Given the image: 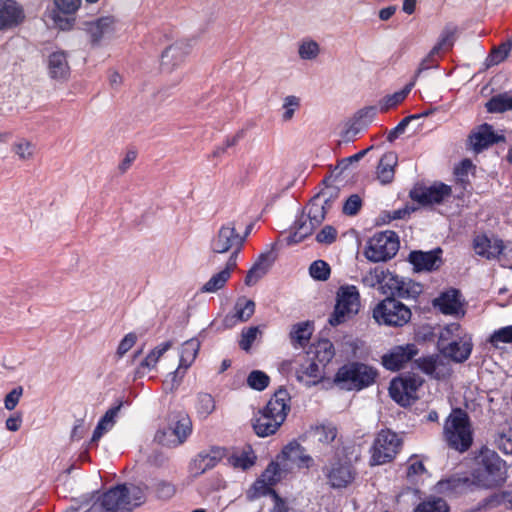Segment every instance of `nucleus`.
<instances>
[{
    "instance_id": "2f4dec72",
    "label": "nucleus",
    "mask_w": 512,
    "mask_h": 512,
    "mask_svg": "<svg viewBox=\"0 0 512 512\" xmlns=\"http://www.w3.org/2000/svg\"><path fill=\"white\" fill-rule=\"evenodd\" d=\"M24 18L23 11L13 0L0 1V28L18 25Z\"/></svg>"
},
{
    "instance_id": "f03ea898",
    "label": "nucleus",
    "mask_w": 512,
    "mask_h": 512,
    "mask_svg": "<svg viewBox=\"0 0 512 512\" xmlns=\"http://www.w3.org/2000/svg\"><path fill=\"white\" fill-rule=\"evenodd\" d=\"M439 347L444 357L463 363L472 353V336L459 323H450L440 332Z\"/></svg>"
},
{
    "instance_id": "13d9d810",
    "label": "nucleus",
    "mask_w": 512,
    "mask_h": 512,
    "mask_svg": "<svg viewBox=\"0 0 512 512\" xmlns=\"http://www.w3.org/2000/svg\"><path fill=\"white\" fill-rule=\"evenodd\" d=\"M330 273V266L324 260H316L309 267V274L316 281H326L330 277Z\"/></svg>"
},
{
    "instance_id": "a211bd4d",
    "label": "nucleus",
    "mask_w": 512,
    "mask_h": 512,
    "mask_svg": "<svg viewBox=\"0 0 512 512\" xmlns=\"http://www.w3.org/2000/svg\"><path fill=\"white\" fill-rule=\"evenodd\" d=\"M297 381L306 387L316 386L325 378V370L309 356L304 355L295 361L293 367Z\"/></svg>"
},
{
    "instance_id": "09e8293b",
    "label": "nucleus",
    "mask_w": 512,
    "mask_h": 512,
    "mask_svg": "<svg viewBox=\"0 0 512 512\" xmlns=\"http://www.w3.org/2000/svg\"><path fill=\"white\" fill-rule=\"evenodd\" d=\"M301 106V99L296 95H287L282 100L281 119L283 122H289L293 119L296 111Z\"/></svg>"
},
{
    "instance_id": "c9c22d12",
    "label": "nucleus",
    "mask_w": 512,
    "mask_h": 512,
    "mask_svg": "<svg viewBox=\"0 0 512 512\" xmlns=\"http://www.w3.org/2000/svg\"><path fill=\"white\" fill-rule=\"evenodd\" d=\"M122 403L109 408L105 414L98 421L96 428L94 429L91 442H98L101 437L109 432L116 423V418L121 409Z\"/></svg>"
},
{
    "instance_id": "680f3d73",
    "label": "nucleus",
    "mask_w": 512,
    "mask_h": 512,
    "mask_svg": "<svg viewBox=\"0 0 512 512\" xmlns=\"http://www.w3.org/2000/svg\"><path fill=\"white\" fill-rule=\"evenodd\" d=\"M311 334L312 328L309 323L305 322L294 325L290 332L291 339L300 345L307 341Z\"/></svg>"
},
{
    "instance_id": "412c9836",
    "label": "nucleus",
    "mask_w": 512,
    "mask_h": 512,
    "mask_svg": "<svg viewBox=\"0 0 512 512\" xmlns=\"http://www.w3.org/2000/svg\"><path fill=\"white\" fill-rule=\"evenodd\" d=\"M417 354L418 350L414 344L395 346L382 356V365L388 370L397 371Z\"/></svg>"
},
{
    "instance_id": "c756f323",
    "label": "nucleus",
    "mask_w": 512,
    "mask_h": 512,
    "mask_svg": "<svg viewBox=\"0 0 512 512\" xmlns=\"http://www.w3.org/2000/svg\"><path fill=\"white\" fill-rule=\"evenodd\" d=\"M282 469L279 462H272L268 465L260 478L253 485L254 496L265 495L271 491V486L281 479Z\"/></svg>"
},
{
    "instance_id": "f8f14e48",
    "label": "nucleus",
    "mask_w": 512,
    "mask_h": 512,
    "mask_svg": "<svg viewBox=\"0 0 512 512\" xmlns=\"http://www.w3.org/2000/svg\"><path fill=\"white\" fill-rule=\"evenodd\" d=\"M422 383V378L414 375L394 378L389 385V395L397 404L410 406L418 398Z\"/></svg>"
},
{
    "instance_id": "4d7b16f0",
    "label": "nucleus",
    "mask_w": 512,
    "mask_h": 512,
    "mask_svg": "<svg viewBox=\"0 0 512 512\" xmlns=\"http://www.w3.org/2000/svg\"><path fill=\"white\" fill-rule=\"evenodd\" d=\"M489 343L496 348L501 344H512V325L495 330L489 337Z\"/></svg>"
},
{
    "instance_id": "2eb2a0df",
    "label": "nucleus",
    "mask_w": 512,
    "mask_h": 512,
    "mask_svg": "<svg viewBox=\"0 0 512 512\" xmlns=\"http://www.w3.org/2000/svg\"><path fill=\"white\" fill-rule=\"evenodd\" d=\"M84 31L93 47L100 46L104 41L116 38L118 21L115 17L107 15L84 23Z\"/></svg>"
},
{
    "instance_id": "79ce46f5",
    "label": "nucleus",
    "mask_w": 512,
    "mask_h": 512,
    "mask_svg": "<svg viewBox=\"0 0 512 512\" xmlns=\"http://www.w3.org/2000/svg\"><path fill=\"white\" fill-rule=\"evenodd\" d=\"M118 491H108L97 498L85 512H114L117 510Z\"/></svg>"
},
{
    "instance_id": "58836bf2",
    "label": "nucleus",
    "mask_w": 512,
    "mask_h": 512,
    "mask_svg": "<svg viewBox=\"0 0 512 512\" xmlns=\"http://www.w3.org/2000/svg\"><path fill=\"white\" fill-rule=\"evenodd\" d=\"M419 366L423 372L436 378L442 379L450 374V366L444 360L434 357L423 358Z\"/></svg>"
},
{
    "instance_id": "423d86ee",
    "label": "nucleus",
    "mask_w": 512,
    "mask_h": 512,
    "mask_svg": "<svg viewBox=\"0 0 512 512\" xmlns=\"http://www.w3.org/2000/svg\"><path fill=\"white\" fill-rule=\"evenodd\" d=\"M361 307L360 293L355 285H341L336 292L334 311L329 318L332 326H337L353 318Z\"/></svg>"
},
{
    "instance_id": "3c124183",
    "label": "nucleus",
    "mask_w": 512,
    "mask_h": 512,
    "mask_svg": "<svg viewBox=\"0 0 512 512\" xmlns=\"http://www.w3.org/2000/svg\"><path fill=\"white\" fill-rule=\"evenodd\" d=\"M215 400L208 393L197 395L195 409L199 417L205 419L215 410Z\"/></svg>"
},
{
    "instance_id": "864d4df0",
    "label": "nucleus",
    "mask_w": 512,
    "mask_h": 512,
    "mask_svg": "<svg viewBox=\"0 0 512 512\" xmlns=\"http://www.w3.org/2000/svg\"><path fill=\"white\" fill-rule=\"evenodd\" d=\"M386 270L381 267H375L365 273L362 277V283L369 288H375L381 291L383 280H385Z\"/></svg>"
},
{
    "instance_id": "72a5a7b5",
    "label": "nucleus",
    "mask_w": 512,
    "mask_h": 512,
    "mask_svg": "<svg viewBox=\"0 0 512 512\" xmlns=\"http://www.w3.org/2000/svg\"><path fill=\"white\" fill-rule=\"evenodd\" d=\"M306 355L317 364H321V368L325 370L335 356V349L332 342L322 339L312 345Z\"/></svg>"
},
{
    "instance_id": "de8ad7c7",
    "label": "nucleus",
    "mask_w": 512,
    "mask_h": 512,
    "mask_svg": "<svg viewBox=\"0 0 512 512\" xmlns=\"http://www.w3.org/2000/svg\"><path fill=\"white\" fill-rule=\"evenodd\" d=\"M413 86H414V82H411L408 85H406L405 88L402 89L401 91L395 92L391 95L384 97L379 102L380 111L386 112L389 109H391V108L397 106L399 103H401L407 97V95L410 93Z\"/></svg>"
},
{
    "instance_id": "0e129e2a",
    "label": "nucleus",
    "mask_w": 512,
    "mask_h": 512,
    "mask_svg": "<svg viewBox=\"0 0 512 512\" xmlns=\"http://www.w3.org/2000/svg\"><path fill=\"white\" fill-rule=\"evenodd\" d=\"M155 491L159 498L168 499L175 494V487L170 482L159 480L155 483Z\"/></svg>"
},
{
    "instance_id": "4468645a",
    "label": "nucleus",
    "mask_w": 512,
    "mask_h": 512,
    "mask_svg": "<svg viewBox=\"0 0 512 512\" xmlns=\"http://www.w3.org/2000/svg\"><path fill=\"white\" fill-rule=\"evenodd\" d=\"M191 431V420L186 415H179L171 420L168 427L156 433L155 440L163 446L176 447L186 441Z\"/></svg>"
},
{
    "instance_id": "aec40b11",
    "label": "nucleus",
    "mask_w": 512,
    "mask_h": 512,
    "mask_svg": "<svg viewBox=\"0 0 512 512\" xmlns=\"http://www.w3.org/2000/svg\"><path fill=\"white\" fill-rule=\"evenodd\" d=\"M433 306L442 314L462 318L466 314L465 302L459 291L449 289L433 300Z\"/></svg>"
},
{
    "instance_id": "6e6552de",
    "label": "nucleus",
    "mask_w": 512,
    "mask_h": 512,
    "mask_svg": "<svg viewBox=\"0 0 512 512\" xmlns=\"http://www.w3.org/2000/svg\"><path fill=\"white\" fill-rule=\"evenodd\" d=\"M82 6V0H53L52 8L46 10V23L55 29L69 31L75 25V15Z\"/></svg>"
},
{
    "instance_id": "9b49d317",
    "label": "nucleus",
    "mask_w": 512,
    "mask_h": 512,
    "mask_svg": "<svg viewBox=\"0 0 512 512\" xmlns=\"http://www.w3.org/2000/svg\"><path fill=\"white\" fill-rule=\"evenodd\" d=\"M401 439L390 430L380 431L371 451V464L382 465L393 460L399 452Z\"/></svg>"
},
{
    "instance_id": "6e6d98bb",
    "label": "nucleus",
    "mask_w": 512,
    "mask_h": 512,
    "mask_svg": "<svg viewBox=\"0 0 512 512\" xmlns=\"http://www.w3.org/2000/svg\"><path fill=\"white\" fill-rule=\"evenodd\" d=\"M466 484L467 480L461 478L441 480L437 483V491L444 494L457 493L461 491Z\"/></svg>"
},
{
    "instance_id": "1a4fd4ad",
    "label": "nucleus",
    "mask_w": 512,
    "mask_h": 512,
    "mask_svg": "<svg viewBox=\"0 0 512 512\" xmlns=\"http://www.w3.org/2000/svg\"><path fill=\"white\" fill-rule=\"evenodd\" d=\"M399 249V239L395 232L384 231L374 234L367 242L364 255L371 262L387 261Z\"/></svg>"
},
{
    "instance_id": "a19ab883",
    "label": "nucleus",
    "mask_w": 512,
    "mask_h": 512,
    "mask_svg": "<svg viewBox=\"0 0 512 512\" xmlns=\"http://www.w3.org/2000/svg\"><path fill=\"white\" fill-rule=\"evenodd\" d=\"M397 164V155L394 152L385 153L377 167V176L381 183H390L394 177V167Z\"/></svg>"
},
{
    "instance_id": "dca6fc26",
    "label": "nucleus",
    "mask_w": 512,
    "mask_h": 512,
    "mask_svg": "<svg viewBox=\"0 0 512 512\" xmlns=\"http://www.w3.org/2000/svg\"><path fill=\"white\" fill-rule=\"evenodd\" d=\"M200 349V342L196 338H191L185 341L179 351V365L177 369L170 373L165 380V384L169 385L171 389L179 386L187 369L195 361Z\"/></svg>"
},
{
    "instance_id": "0eeeda50",
    "label": "nucleus",
    "mask_w": 512,
    "mask_h": 512,
    "mask_svg": "<svg viewBox=\"0 0 512 512\" xmlns=\"http://www.w3.org/2000/svg\"><path fill=\"white\" fill-rule=\"evenodd\" d=\"M327 200L323 196H317L310 205L308 215L300 217L294 224L291 234L287 238L288 244H298L310 236L316 226L325 218V206Z\"/></svg>"
},
{
    "instance_id": "cd10ccee",
    "label": "nucleus",
    "mask_w": 512,
    "mask_h": 512,
    "mask_svg": "<svg viewBox=\"0 0 512 512\" xmlns=\"http://www.w3.org/2000/svg\"><path fill=\"white\" fill-rule=\"evenodd\" d=\"M109 491L119 492L117 495V498L119 499L117 510L139 506L144 502L145 499L144 490L141 487L133 484H130L129 486L119 485L110 489Z\"/></svg>"
},
{
    "instance_id": "6ab92c4d",
    "label": "nucleus",
    "mask_w": 512,
    "mask_h": 512,
    "mask_svg": "<svg viewBox=\"0 0 512 512\" xmlns=\"http://www.w3.org/2000/svg\"><path fill=\"white\" fill-rule=\"evenodd\" d=\"M323 473L327 479L328 485L334 489L347 487L355 478V472L351 465L341 460H335L326 465L323 468Z\"/></svg>"
},
{
    "instance_id": "39448f33",
    "label": "nucleus",
    "mask_w": 512,
    "mask_h": 512,
    "mask_svg": "<svg viewBox=\"0 0 512 512\" xmlns=\"http://www.w3.org/2000/svg\"><path fill=\"white\" fill-rule=\"evenodd\" d=\"M443 434L451 448L466 451L473 441L468 415L461 409L453 410L445 421Z\"/></svg>"
},
{
    "instance_id": "e433bc0d",
    "label": "nucleus",
    "mask_w": 512,
    "mask_h": 512,
    "mask_svg": "<svg viewBox=\"0 0 512 512\" xmlns=\"http://www.w3.org/2000/svg\"><path fill=\"white\" fill-rule=\"evenodd\" d=\"M235 314L231 317L225 318L226 326H233L236 322L248 321L255 312L254 301L246 298L238 299L234 307Z\"/></svg>"
},
{
    "instance_id": "a878e982",
    "label": "nucleus",
    "mask_w": 512,
    "mask_h": 512,
    "mask_svg": "<svg viewBox=\"0 0 512 512\" xmlns=\"http://www.w3.org/2000/svg\"><path fill=\"white\" fill-rule=\"evenodd\" d=\"M278 461H289L299 468H310L314 465V459L296 441L288 443L278 456Z\"/></svg>"
},
{
    "instance_id": "4be33fe9",
    "label": "nucleus",
    "mask_w": 512,
    "mask_h": 512,
    "mask_svg": "<svg viewBox=\"0 0 512 512\" xmlns=\"http://www.w3.org/2000/svg\"><path fill=\"white\" fill-rule=\"evenodd\" d=\"M242 243L243 239L236 232L234 223L229 222L221 226L212 240L211 247L216 253H225L233 247H237L234 252H238Z\"/></svg>"
},
{
    "instance_id": "5fc2aeb1",
    "label": "nucleus",
    "mask_w": 512,
    "mask_h": 512,
    "mask_svg": "<svg viewBox=\"0 0 512 512\" xmlns=\"http://www.w3.org/2000/svg\"><path fill=\"white\" fill-rule=\"evenodd\" d=\"M413 512H449V507L443 499L431 498L419 503Z\"/></svg>"
},
{
    "instance_id": "e2e57ef3",
    "label": "nucleus",
    "mask_w": 512,
    "mask_h": 512,
    "mask_svg": "<svg viewBox=\"0 0 512 512\" xmlns=\"http://www.w3.org/2000/svg\"><path fill=\"white\" fill-rule=\"evenodd\" d=\"M260 330L258 327H249L242 330L241 339L239 341V346L244 351H249L252 347L253 342L257 339L260 334Z\"/></svg>"
},
{
    "instance_id": "20e7f679",
    "label": "nucleus",
    "mask_w": 512,
    "mask_h": 512,
    "mask_svg": "<svg viewBox=\"0 0 512 512\" xmlns=\"http://www.w3.org/2000/svg\"><path fill=\"white\" fill-rule=\"evenodd\" d=\"M478 468L474 473L475 484L482 488H496L506 480L505 462L491 450H484L478 457Z\"/></svg>"
},
{
    "instance_id": "37998d69",
    "label": "nucleus",
    "mask_w": 512,
    "mask_h": 512,
    "mask_svg": "<svg viewBox=\"0 0 512 512\" xmlns=\"http://www.w3.org/2000/svg\"><path fill=\"white\" fill-rule=\"evenodd\" d=\"M407 478L411 483L419 484L429 478V474L424 467L422 460L417 456L409 458L407 462Z\"/></svg>"
},
{
    "instance_id": "ea45409f",
    "label": "nucleus",
    "mask_w": 512,
    "mask_h": 512,
    "mask_svg": "<svg viewBox=\"0 0 512 512\" xmlns=\"http://www.w3.org/2000/svg\"><path fill=\"white\" fill-rule=\"evenodd\" d=\"M172 347L171 341L162 342L153 348L138 367L139 373H146L156 368L160 358Z\"/></svg>"
},
{
    "instance_id": "4c0bfd02",
    "label": "nucleus",
    "mask_w": 512,
    "mask_h": 512,
    "mask_svg": "<svg viewBox=\"0 0 512 512\" xmlns=\"http://www.w3.org/2000/svg\"><path fill=\"white\" fill-rule=\"evenodd\" d=\"M273 263V257L270 253L261 254L255 264L248 271L245 284L248 286L254 285L259 279H261L270 269Z\"/></svg>"
},
{
    "instance_id": "a18cd8bd",
    "label": "nucleus",
    "mask_w": 512,
    "mask_h": 512,
    "mask_svg": "<svg viewBox=\"0 0 512 512\" xmlns=\"http://www.w3.org/2000/svg\"><path fill=\"white\" fill-rule=\"evenodd\" d=\"M11 149L14 155L24 162L33 160L36 153L35 144L26 138L17 139Z\"/></svg>"
},
{
    "instance_id": "bf43d9fd",
    "label": "nucleus",
    "mask_w": 512,
    "mask_h": 512,
    "mask_svg": "<svg viewBox=\"0 0 512 512\" xmlns=\"http://www.w3.org/2000/svg\"><path fill=\"white\" fill-rule=\"evenodd\" d=\"M336 428L333 425H320L313 429L314 438L320 443H330L336 437Z\"/></svg>"
},
{
    "instance_id": "9d476101",
    "label": "nucleus",
    "mask_w": 512,
    "mask_h": 512,
    "mask_svg": "<svg viewBox=\"0 0 512 512\" xmlns=\"http://www.w3.org/2000/svg\"><path fill=\"white\" fill-rule=\"evenodd\" d=\"M373 318L380 325L403 326L411 318L410 309L394 298H386L373 309Z\"/></svg>"
},
{
    "instance_id": "774afa93",
    "label": "nucleus",
    "mask_w": 512,
    "mask_h": 512,
    "mask_svg": "<svg viewBox=\"0 0 512 512\" xmlns=\"http://www.w3.org/2000/svg\"><path fill=\"white\" fill-rule=\"evenodd\" d=\"M377 111L374 107H366L356 114V121L359 125L367 126L376 117Z\"/></svg>"
},
{
    "instance_id": "338daca9",
    "label": "nucleus",
    "mask_w": 512,
    "mask_h": 512,
    "mask_svg": "<svg viewBox=\"0 0 512 512\" xmlns=\"http://www.w3.org/2000/svg\"><path fill=\"white\" fill-rule=\"evenodd\" d=\"M23 394V388L22 387H16L13 390H11L4 399V406L7 410L12 411L16 408L18 405L21 396Z\"/></svg>"
},
{
    "instance_id": "b1692460",
    "label": "nucleus",
    "mask_w": 512,
    "mask_h": 512,
    "mask_svg": "<svg viewBox=\"0 0 512 512\" xmlns=\"http://www.w3.org/2000/svg\"><path fill=\"white\" fill-rule=\"evenodd\" d=\"M190 52V45L185 41H177L168 46L162 53L161 65L166 70H173L184 63Z\"/></svg>"
},
{
    "instance_id": "ddd939ff",
    "label": "nucleus",
    "mask_w": 512,
    "mask_h": 512,
    "mask_svg": "<svg viewBox=\"0 0 512 512\" xmlns=\"http://www.w3.org/2000/svg\"><path fill=\"white\" fill-rule=\"evenodd\" d=\"M475 253L487 260H501L512 252V243L505 242L496 235L481 234L473 240Z\"/></svg>"
},
{
    "instance_id": "8fccbe9b",
    "label": "nucleus",
    "mask_w": 512,
    "mask_h": 512,
    "mask_svg": "<svg viewBox=\"0 0 512 512\" xmlns=\"http://www.w3.org/2000/svg\"><path fill=\"white\" fill-rule=\"evenodd\" d=\"M486 108L491 113L512 110V95L504 93L494 96L486 103Z\"/></svg>"
},
{
    "instance_id": "052dcab7",
    "label": "nucleus",
    "mask_w": 512,
    "mask_h": 512,
    "mask_svg": "<svg viewBox=\"0 0 512 512\" xmlns=\"http://www.w3.org/2000/svg\"><path fill=\"white\" fill-rule=\"evenodd\" d=\"M269 377L260 370L252 371L247 377V384L250 388L258 391L264 390L269 384Z\"/></svg>"
},
{
    "instance_id": "393cba45",
    "label": "nucleus",
    "mask_w": 512,
    "mask_h": 512,
    "mask_svg": "<svg viewBox=\"0 0 512 512\" xmlns=\"http://www.w3.org/2000/svg\"><path fill=\"white\" fill-rule=\"evenodd\" d=\"M47 70L49 76L56 81H66L70 75L68 54L63 50H55L48 55Z\"/></svg>"
},
{
    "instance_id": "5701e85b",
    "label": "nucleus",
    "mask_w": 512,
    "mask_h": 512,
    "mask_svg": "<svg viewBox=\"0 0 512 512\" xmlns=\"http://www.w3.org/2000/svg\"><path fill=\"white\" fill-rule=\"evenodd\" d=\"M226 456V449L223 447H212L208 451L201 452L193 460L190 470L195 475L215 467Z\"/></svg>"
},
{
    "instance_id": "f257e3e1",
    "label": "nucleus",
    "mask_w": 512,
    "mask_h": 512,
    "mask_svg": "<svg viewBox=\"0 0 512 512\" xmlns=\"http://www.w3.org/2000/svg\"><path fill=\"white\" fill-rule=\"evenodd\" d=\"M289 400L286 390H278L267 405L258 412L253 423L258 436L266 437L277 431L290 409Z\"/></svg>"
},
{
    "instance_id": "603ef678",
    "label": "nucleus",
    "mask_w": 512,
    "mask_h": 512,
    "mask_svg": "<svg viewBox=\"0 0 512 512\" xmlns=\"http://www.w3.org/2000/svg\"><path fill=\"white\" fill-rule=\"evenodd\" d=\"M496 444L503 453L512 454V419L500 429Z\"/></svg>"
},
{
    "instance_id": "c03bdc74",
    "label": "nucleus",
    "mask_w": 512,
    "mask_h": 512,
    "mask_svg": "<svg viewBox=\"0 0 512 512\" xmlns=\"http://www.w3.org/2000/svg\"><path fill=\"white\" fill-rule=\"evenodd\" d=\"M297 53L301 60L314 61L321 54V47L316 40L304 38L298 43Z\"/></svg>"
},
{
    "instance_id": "69168bd1",
    "label": "nucleus",
    "mask_w": 512,
    "mask_h": 512,
    "mask_svg": "<svg viewBox=\"0 0 512 512\" xmlns=\"http://www.w3.org/2000/svg\"><path fill=\"white\" fill-rule=\"evenodd\" d=\"M337 238V231L332 226H325L322 230L316 235V240L318 243L329 245L333 243Z\"/></svg>"
},
{
    "instance_id": "bb28decb",
    "label": "nucleus",
    "mask_w": 512,
    "mask_h": 512,
    "mask_svg": "<svg viewBox=\"0 0 512 512\" xmlns=\"http://www.w3.org/2000/svg\"><path fill=\"white\" fill-rule=\"evenodd\" d=\"M440 253V249L428 252L413 251L409 255V261L413 265L415 271L430 272L433 270H437L441 266L442 260L440 257Z\"/></svg>"
},
{
    "instance_id": "f3484780",
    "label": "nucleus",
    "mask_w": 512,
    "mask_h": 512,
    "mask_svg": "<svg viewBox=\"0 0 512 512\" xmlns=\"http://www.w3.org/2000/svg\"><path fill=\"white\" fill-rule=\"evenodd\" d=\"M410 197L422 206H433L448 201L451 197V188L443 183L419 185L411 190Z\"/></svg>"
},
{
    "instance_id": "7c9ffc66",
    "label": "nucleus",
    "mask_w": 512,
    "mask_h": 512,
    "mask_svg": "<svg viewBox=\"0 0 512 512\" xmlns=\"http://www.w3.org/2000/svg\"><path fill=\"white\" fill-rule=\"evenodd\" d=\"M411 281L386 270L381 293L398 297L410 296Z\"/></svg>"
},
{
    "instance_id": "473e14b6",
    "label": "nucleus",
    "mask_w": 512,
    "mask_h": 512,
    "mask_svg": "<svg viewBox=\"0 0 512 512\" xmlns=\"http://www.w3.org/2000/svg\"><path fill=\"white\" fill-rule=\"evenodd\" d=\"M227 463L234 469L248 470L254 466L256 462V455L250 446H244L232 450L227 454Z\"/></svg>"
},
{
    "instance_id": "c85d7f7f",
    "label": "nucleus",
    "mask_w": 512,
    "mask_h": 512,
    "mask_svg": "<svg viewBox=\"0 0 512 512\" xmlns=\"http://www.w3.org/2000/svg\"><path fill=\"white\" fill-rule=\"evenodd\" d=\"M236 258L237 251L231 254L224 269L210 277V279L202 286L201 291L205 293H215L222 289L231 277L232 271L236 268Z\"/></svg>"
},
{
    "instance_id": "7ed1b4c3",
    "label": "nucleus",
    "mask_w": 512,
    "mask_h": 512,
    "mask_svg": "<svg viewBox=\"0 0 512 512\" xmlns=\"http://www.w3.org/2000/svg\"><path fill=\"white\" fill-rule=\"evenodd\" d=\"M378 377L377 370L362 362L341 366L334 375V384L342 390L361 391L372 386Z\"/></svg>"
},
{
    "instance_id": "49530a36",
    "label": "nucleus",
    "mask_w": 512,
    "mask_h": 512,
    "mask_svg": "<svg viewBox=\"0 0 512 512\" xmlns=\"http://www.w3.org/2000/svg\"><path fill=\"white\" fill-rule=\"evenodd\" d=\"M457 34V27L447 25L442 30L437 44L432 48V54H439L442 50L451 49L454 45Z\"/></svg>"
},
{
    "instance_id": "f704fd0d",
    "label": "nucleus",
    "mask_w": 512,
    "mask_h": 512,
    "mask_svg": "<svg viewBox=\"0 0 512 512\" xmlns=\"http://www.w3.org/2000/svg\"><path fill=\"white\" fill-rule=\"evenodd\" d=\"M498 136L494 133L492 127L488 124L481 125L471 136L470 144L477 152L483 150L489 145L497 142Z\"/></svg>"
}]
</instances>
